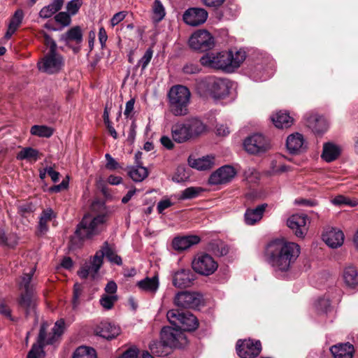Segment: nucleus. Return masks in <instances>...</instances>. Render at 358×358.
<instances>
[{
	"instance_id": "1",
	"label": "nucleus",
	"mask_w": 358,
	"mask_h": 358,
	"mask_svg": "<svg viewBox=\"0 0 358 358\" xmlns=\"http://www.w3.org/2000/svg\"><path fill=\"white\" fill-rule=\"evenodd\" d=\"M91 210L96 213L95 216L85 215L78 224L74 234L71 236L69 248L76 250L83 247L86 239H91L99 235L101 227L111 214L110 208L102 201H94L91 205Z\"/></svg>"
},
{
	"instance_id": "2",
	"label": "nucleus",
	"mask_w": 358,
	"mask_h": 358,
	"mask_svg": "<svg viewBox=\"0 0 358 358\" xmlns=\"http://www.w3.org/2000/svg\"><path fill=\"white\" fill-rule=\"evenodd\" d=\"M268 263L280 271H288L300 254L298 244L284 239L271 242L266 250Z\"/></svg>"
},
{
	"instance_id": "3",
	"label": "nucleus",
	"mask_w": 358,
	"mask_h": 358,
	"mask_svg": "<svg viewBox=\"0 0 358 358\" xmlns=\"http://www.w3.org/2000/svg\"><path fill=\"white\" fill-rule=\"evenodd\" d=\"M207 131V126L198 117H189L171 127L173 140L183 143L198 138Z\"/></svg>"
},
{
	"instance_id": "4",
	"label": "nucleus",
	"mask_w": 358,
	"mask_h": 358,
	"mask_svg": "<svg viewBox=\"0 0 358 358\" xmlns=\"http://www.w3.org/2000/svg\"><path fill=\"white\" fill-rule=\"evenodd\" d=\"M48 324H41L38 335L37 343H34L27 354V358H38L41 353H44L43 348L47 345H53L59 341L65 331V321L64 319L57 320L52 329V331L47 334Z\"/></svg>"
},
{
	"instance_id": "5",
	"label": "nucleus",
	"mask_w": 358,
	"mask_h": 358,
	"mask_svg": "<svg viewBox=\"0 0 358 358\" xmlns=\"http://www.w3.org/2000/svg\"><path fill=\"white\" fill-rule=\"evenodd\" d=\"M190 96V91L187 87L173 86L168 93L170 112L175 116L187 115Z\"/></svg>"
},
{
	"instance_id": "6",
	"label": "nucleus",
	"mask_w": 358,
	"mask_h": 358,
	"mask_svg": "<svg viewBox=\"0 0 358 358\" xmlns=\"http://www.w3.org/2000/svg\"><path fill=\"white\" fill-rule=\"evenodd\" d=\"M34 270L28 273H24L19 282L20 294L17 299L19 306L24 310L25 316L28 317L34 309V288L31 280Z\"/></svg>"
},
{
	"instance_id": "7",
	"label": "nucleus",
	"mask_w": 358,
	"mask_h": 358,
	"mask_svg": "<svg viewBox=\"0 0 358 358\" xmlns=\"http://www.w3.org/2000/svg\"><path fill=\"white\" fill-rule=\"evenodd\" d=\"M201 95L210 96L214 99H222L229 94V87L227 80L215 77H206L196 85Z\"/></svg>"
},
{
	"instance_id": "8",
	"label": "nucleus",
	"mask_w": 358,
	"mask_h": 358,
	"mask_svg": "<svg viewBox=\"0 0 358 358\" xmlns=\"http://www.w3.org/2000/svg\"><path fill=\"white\" fill-rule=\"evenodd\" d=\"M169 322L180 327L185 331H194L199 327V320L196 316L187 310L171 309L166 314Z\"/></svg>"
},
{
	"instance_id": "9",
	"label": "nucleus",
	"mask_w": 358,
	"mask_h": 358,
	"mask_svg": "<svg viewBox=\"0 0 358 358\" xmlns=\"http://www.w3.org/2000/svg\"><path fill=\"white\" fill-rule=\"evenodd\" d=\"M160 339L163 346L170 348H182L188 343L184 331L176 326L164 327L160 332Z\"/></svg>"
},
{
	"instance_id": "10",
	"label": "nucleus",
	"mask_w": 358,
	"mask_h": 358,
	"mask_svg": "<svg viewBox=\"0 0 358 358\" xmlns=\"http://www.w3.org/2000/svg\"><path fill=\"white\" fill-rule=\"evenodd\" d=\"M231 51L210 52L203 55L200 59L202 66L227 72L231 71Z\"/></svg>"
},
{
	"instance_id": "11",
	"label": "nucleus",
	"mask_w": 358,
	"mask_h": 358,
	"mask_svg": "<svg viewBox=\"0 0 358 358\" xmlns=\"http://www.w3.org/2000/svg\"><path fill=\"white\" fill-rule=\"evenodd\" d=\"M174 303L178 308L196 310L203 306L204 300L203 295L199 292L182 291L176 295Z\"/></svg>"
},
{
	"instance_id": "12",
	"label": "nucleus",
	"mask_w": 358,
	"mask_h": 358,
	"mask_svg": "<svg viewBox=\"0 0 358 358\" xmlns=\"http://www.w3.org/2000/svg\"><path fill=\"white\" fill-rule=\"evenodd\" d=\"M193 271L203 275H210L217 268L218 264L208 254L198 253L192 262Z\"/></svg>"
},
{
	"instance_id": "13",
	"label": "nucleus",
	"mask_w": 358,
	"mask_h": 358,
	"mask_svg": "<svg viewBox=\"0 0 358 358\" xmlns=\"http://www.w3.org/2000/svg\"><path fill=\"white\" fill-rule=\"evenodd\" d=\"M64 66L63 57L56 52H48L43 59L38 62V69L48 74L59 73Z\"/></svg>"
},
{
	"instance_id": "14",
	"label": "nucleus",
	"mask_w": 358,
	"mask_h": 358,
	"mask_svg": "<svg viewBox=\"0 0 358 358\" xmlns=\"http://www.w3.org/2000/svg\"><path fill=\"white\" fill-rule=\"evenodd\" d=\"M189 47L196 51L206 52L215 45V39L211 34L205 29L195 31L189 39Z\"/></svg>"
},
{
	"instance_id": "15",
	"label": "nucleus",
	"mask_w": 358,
	"mask_h": 358,
	"mask_svg": "<svg viewBox=\"0 0 358 358\" xmlns=\"http://www.w3.org/2000/svg\"><path fill=\"white\" fill-rule=\"evenodd\" d=\"M245 150L252 155H262L270 148L269 141L261 134H255L248 137L243 143Z\"/></svg>"
},
{
	"instance_id": "16",
	"label": "nucleus",
	"mask_w": 358,
	"mask_h": 358,
	"mask_svg": "<svg viewBox=\"0 0 358 358\" xmlns=\"http://www.w3.org/2000/svg\"><path fill=\"white\" fill-rule=\"evenodd\" d=\"M237 355L241 358H255L262 351V343L260 341L252 339H239L236 344Z\"/></svg>"
},
{
	"instance_id": "17",
	"label": "nucleus",
	"mask_w": 358,
	"mask_h": 358,
	"mask_svg": "<svg viewBox=\"0 0 358 358\" xmlns=\"http://www.w3.org/2000/svg\"><path fill=\"white\" fill-rule=\"evenodd\" d=\"M236 174L234 167L225 165L211 173L208 178V183L212 185L225 184L230 182Z\"/></svg>"
},
{
	"instance_id": "18",
	"label": "nucleus",
	"mask_w": 358,
	"mask_h": 358,
	"mask_svg": "<svg viewBox=\"0 0 358 358\" xmlns=\"http://www.w3.org/2000/svg\"><path fill=\"white\" fill-rule=\"evenodd\" d=\"M121 333L120 327L114 323L102 321L94 329V334L108 341L115 338Z\"/></svg>"
},
{
	"instance_id": "19",
	"label": "nucleus",
	"mask_w": 358,
	"mask_h": 358,
	"mask_svg": "<svg viewBox=\"0 0 358 358\" xmlns=\"http://www.w3.org/2000/svg\"><path fill=\"white\" fill-rule=\"evenodd\" d=\"M208 12L201 8H189L183 14L184 22L196 27L203 24L208 18Z\"/></svg>"
},
{
	"instance_id": "20",
	"label": "nucleus",
	"mask_w": 358,
	"mask_h": 358,
	"mask_svg": "<svg viewBox=\"0 0 358 358\" xmlns=\"http://www.w3.org/2000/svg\"><path fill=\"white\" fill-rule=\"evenodd\" d=\"M307 219L308 216L306 214L292 215L288 218L287 225L297 237L303 238L308 230Z\"/></svg>"
},
{
	"instance_id": "21",
	"label": "nucleus",
	"mask_w": 358,
	"mask_h": 358,
	"mask_svg": "<svg viewBox=\"0 0 358 358\" xmlns=\"http://www.w3.org/2000/svg\"><path fill=\"white\" fill-rule=\"evenodd\" d=\"M304 120L306 127L315 134H322L327 129L328 125L325 119L317 114L306 113Z\"/></svg>"
},
{
	"instance_id": "22",
	"label": "nucleus",
	"mask_w": 358,
	"mask_h": 358,
	"mask_svg": "<svg viewBox=\"0 0 358 358\" xmlns=\"http://www.w3.org/2000/svg\"><path fill=\"white\" fill-rule=\"evenodd\" d=\"M196 279V274L189 268H183L175 273L173 285L178 288L190 287Z\"/></svg>"
},
{
	"instance_id": "23",
	"label": "nucleus",
	"mask_w": 358,
	"mask_h": 358,
	"mask_svg": "<svg viewBox=\"0 0 358 358\" xmlns=\"http://www.w3.org/2000/svg\"><path fill=\"white\" fill-rule=\"evenodd\" d=\"M322 240L332 248H337L343 245L344 234L342 231L334 227H328L322 235Z\"/></svg>"
},
{
	"instance_id": "24",
	"label": "nucleus",
	"mask_w": 358,
	"mask_h": 358,
	"mask_svg": "<svg viewBox=\"0 0 358 358\" xmlns=\"http://www.w3.org/2000/svg\"><path fill=\"white\" fill-rule=\"evenodd\" d=\"M286 147L289 153L293 155L299 154L306 149L304 145V138L302 134L294 133L287 138Z\"/></svg>"
},
{
	"instance_id": "25",
	"label": "nucleus",
	"mask_w": 358,
	"mask_h": 358,
	"mask_svg": "<svg viewBox=\"0 0 358 358\" xmlns=\"http://www.w3.org/2000/svg\"><path fill=\"white\" fill-rule=\"evenodd\" d=\"M200 241L201 238L196 235L177 236L173 238L172 246L175 250L182 252L198 244Z\"/></svg>"
},
{
	"instance_id": "26",
	"label": "nucleus",
	"mask_w": 358,
	"mask_h": 358,
	"mask_svg": "<svg viewBox=\"0 0 358 358\" xmlns=\"http://www.w3.org/2000/svg\"><path fill=\"white\" fill-rule=\"evenodd\" d=\"M83 40V34L80 26H75L69 29L66 33L59 36V41L64 42L66 45L69 46L71 42L76 44H80Z\"/></svg>"
},
{
	"instance_id": "27",
	"label": "nucleus",
	"mask_w": 358,
	"mask_h": 358,
	"mask_svg": "<svg viewBox=\"0 0 358 358\" xmlns=\"http://www.w3.org/2000/svg\"><path fill=\"white\" fill-rule=\"evenodd\" d=\"M268 206L267 203H262L255 208H248L244 215L245 222L248 225H253L259 222Z\"/></svg>"
},
{
	"instance_id": "28",
	"label": "nucleus",
	"mask_w": 358,
	"mask_h": 358,
	"mask_svg": "<svg viewBox=\"0 0 358 358\" xmlns=\"http://www.w3.org/2000/svg\"><path fill=\"white\" fill-rule=\"evenodd\" d=\"M330 351L334 358H352L354 346L349 343H339L331 347Z\"/></svg>"
},
{
	"instance_id": "29",
	"label": "nucleus",
	"mask_w": 358,
	"mask_h": 358,
	"mask_svg": "<svg viewBox=\"0 0 358 358\" xmlns=\"http://www.w3.org/2000/svg\"><path fill=\"white\" fill-rule=\"evenodd\" d=\"M274 125L279 129L289 128L294 123V118L286 111H279L271 117Z\"/></svg>"
},
{
	"instance_id": "30",
	"label": "nucleus",
	"mask_w": 358,
	"mask_h": 358,
	"mask_svg": "<svg viewBox=\"0 0 358 358\" xmlns=\"http://www.w3.org/2000/svg\"><path fill=\"white\" fill-rule=\"evenodd\" d=\"M187 161L189 166L199 171L208 170L211 169L214 164V157L210 156L199 159H194L192 156H189Z\"/></svg>"
},
{
	"instance_id": "31",
	"label": "nucleus",
	"mask_w": 358,
	"mask_h": 358,
	"mask_svg": "<svg viewBox=\"0 0 358 358\" xmlns=\"http://www.w3.org/2000/svg\"><path fill=\"white\" fill-rule=\"evenodd\" d=\"M341 155V149L332 143H326L323 145L321 157L327 162L336 160Z\"/></svg>"
},
{
	"instance_id": "32",
	"label": "nucleus",
	"mask_w": 358,
	"mask_h": 358,
	"mask_svg": "<svg viewBox=\"0 0 358 358\" xmlns=\"http://www.w3.org/2000/svg\"><path fill=\"white\" fill-rule=\"evenodd\" d=\"M55 217L56 214L52 208H47L42 211L38 225V233L41 235L45 234L48 231V223Z\"/></svg>"
},
{
	"instance_id": "33",
	"label": "nucleus",
	"mask_w": 358,
	"mask_h": 358,
	"mask_svg": "<svg viewBox=\"0 0 358 358\" xmlns=\"http://www.w3.org/2000/svg\"><path fill=\"white\" fill-rule=\"evenodd\" d=\"M64 0H53V2L41 8L39 16L41 18L47 19L60 10L64 5Z\"/></svg>"
},
{
	"instance_id": "34",
	"label": "nucleus",
	"mask_w": 358,
	"mask_h": 358,
	"mask_svg": "<svg viewBox=\"0 0 358 358\" xmlns=\"http://www.w3.org/2000/svg\"><path fill=\"white\" fill-rule=\"evenodd\" d=\"M100 249L103 253V257H106L110 263L118 266L122 264L121 257L116 254L115 250L110 246L108 241H105Z\"/></svg>"
},
{
	"instance_id": "35",
	"label": "nucleus",
	"mask_w": 358,
	"mask_h": 358,
	"mask_svg": "<svg viewBox=\"0 0 358 358\" xmlns=\"http://www.w3.org/2000/svg\"><path fill=\"white\" fill-rule=\"evenodd\" d=\"M344 281L347 286L351 288L358 287V273L354 266L345 268L343 272Z\"/></svg>"
},
{
	"instance_id": "36",
	"label": "nucleus",
	"mask_w": 358,
	"mask_h": 358,
	"mask_svg": "<svg viewBox=\"0 0 358 358\" xmlns=\"http://www.w3.org/2000/svg\"><path fill=\"white\" fill-rule=\"evenodd\" d=\"M137 286L142 290L155 293L159 287V280L157 276L152 278H145L137 282Z\"/></svg>"
},
{
	"instance_id": "37",
	"label": "nucleus",
	"mask_w": 358,
	"mask_h": 358,
	"mask_svg": "<svg viewBox=\"0 0 358 358\" xmlns=\"http://www.w3.org/2000/svg\"><path fill=\"white\" fill-rule=\"evenodd\" d=\"M71 358H97V354L94 348L81 345L75 350Z\"/></svg>"
},
{
	"instance_id": "38",
	"label": "nucleus",
	"mask_w": 358,
	"mask_h": 358,
	"mask_svg": "<svg viewBox=\"0 0 358 358\" xmlns=\"http://www.w3.org/2000/svg\"><path fill=\"white\" fill-rule=\"evenodd\" d=\"M39 157V152L36 149L31 147H26L22 148L17 155V159L18 160H31L36 161Z\"/></svg>"
},
{
	"instance_id": "39",
	"label": "nucleus",
	"mask_w": 358,
	"mask_h": 358,
	"mask_svg": "<svg viewBox=\"0 0 358 358\" xmlns=\"http://www.w3.org/2000/svg\"><path fill=\"white\" fill-rule=\"evenodd\" d=\"M103 253L101 249L97 250L90 262L91 273L92 277L97 274L103 263Z\"/></svg>"
},
{
	"instance_id": "40",
	"label": "nucleus",
	"mask_w": 358,
	"mask_h": 358,
	"mask_svg": "<svg viewBox=\"0 0 358 358\" xmlns=\"http://www.w3.org/2000/svg\"><path fill=\"white\" fill-rule=\"evenodd\" d=\"M129 176L135 182H141L148 176V169L142 165H137L128 172Z\"/></svg>"
},
{
	"instance_id": "41",
	"label": "nucleus",
	"mask_w": 358,
	"mask_h": 358,
	"mask_svg": "<svg viewBox=\"0 0 358 358\" xmlns=\"http://www.w3.org/2000/svg\"><path fill=\"white\" fill-rule=\"evenodd\" d=\"M203 189L201 187H189L181 192L178 197L179 200L192 199L198 197Z\"/></svg>"
},
{
	"instance_id": "42",
	"label": "nucleus",
	"mask_w": 358,
	"mask_h": 358,
	"mask_svg": "<svg viewBox=\"0 0 358 358\" xmlns=\"http://www.w3.org/2000/svg\"><path fill=\"white\" fill-rule=\"evenodd\" d=\"M30 132L34 136L50 138L53 134V129L45 125H34Z\"/></svg>"
},
{
	"instance_id": "43",
	"label": "nucleus",
	"mask_w": 358,
	"mask_h": 358,
	"mask_svg": "<svg viewBox=\"0 0 358 358\" xmlns=\"http://www.w3.org/2000/svg\"><path fill=\"white\" fill-rule=\"evenodd\" d=\"M154 18L156 21H161L165 16L164 7L159 0H155L152 6Z\"/></svg>"
},
{
	"instance_id": "44",
	"label": "nucleus",
	"mask_w": 358,
	"mask_h": 358,
	"mask_svg": "<svg viewBox=\"0 0 358 358\" xmlns=\"http://www.w3.org/2000/svg\"><path fill=\"white\" fill-rule=\"evenodd\" d=\"M246 55L244 51L238 50L236 51L235 55H234L231 51V71L240 66L241 64L245 59Z\"/></svg>"
},
{
	"instance_id": "45",
	"label": "nucleus",
	"mask_w": 358,
	"mask_h": 358,
	"mask_svg": "<svg viewBox=\"0 0 358 358\" xmlns=\"http://www.w3.org/2000/svg\"><path fill=\"white\" fill-rule=\"evenodd\" d=\"M117 301V295H108L107 294H103L100 299V304L106 310L111 309L115 302Z\"/></svg>"
},
{
	"instance_id": "46",
	"label": "nucleus",
	"mask_w": 358,
	"mask_h": 358,
	"mask_svg": "<svg viewBox=\"0 0 358 358\" xmlns=\"http://www.w3.org/2000/svg\"><path fill=\"white\" fill-rule=\"evenodd\" d=\"M83 292V286L82 284L76 282L73 285L72 305L75 309L80 303L79 298Z\"/></svg>"
},
{
	"instance_id": "47",
	"label": "nucleus",
	"mask_w": 358,
	"mask_h": 358,
	"mask_svg": "<svg viewBox=\"0 0 358 358\" xmlns=\"http://www.w3.org/2000/svg\"><path fill=\"white\" fill-rule=\"evenodd\" d=\"M23 17H24L23 10L22 9H17L15 12L12 18L10 19L8 26L13 27L14 29V30H17L22 22Z\"/></svg>"
},
{
	"instance_id": "48",
	"label": "nucleus",
	"mask_w": 358,
	"mask_h": 358,
	"mask_svg": "<svg viewBox=\"0 0 358 358\" xmlns=\"http://www.w3.org/2000/svg\"><path fill=\"white\" fill-rule=\"evenodd\" d=\"M55 22L62 25V29L64 27L69 26L71 22V18L69 13L67 12H59L55 15Z\"/></svg>"
},
{
	"instance_id": "49",
	"label": "nucleus",
	"mask_w": 358,
	"mask_h": 358,
	"mask_svg": "<svg viewBox=\"0 0 358 358\" xmlns=\"http://www.w3.org/2000/svg\"><path fill=\"white\" fill-rule=\"evenodd\" d=\"M152 55L153 50H152V48H149L148 49H147L143 57L138 62L137 64L136 65V69L141 66V70H145L148 65L149 64V63L150 62V60L152 57Z\"/></svg>"
},
{
	"instance_id": "50",
	"label": "nucleus",
	"mask_w": 358,
	"mask_h": 358,
	"mask_svg": "<svg viewBox=\"0 0 358 358\" xmlns=\"http://www.w3.org/2000/svg\"><path fill=\"white\" fill-rule=\"evenodd\" d=\"M214 255L221 257L224 256L229 252V248L227 245L221 243H212L210 245Z\"/></svg>"
},
{
	"instance_id": "51",
	"label": "nucleus",
	"mask_w": 358,
	"mask_h": 358,
	"mask_svg": "<svg viewBox=\"0 0 358 358\" xmlns=\"http://www.w3.org/2000/svg\"><path fill=\"white\" fill-rule=\"evenodd\" d=\"M43 38L44 45L49 48V52H56L57 50V45L55 41L45 31H43Z\"/></svg>"
},
{
	"instance_id": "52",
	"label": "nucleus",
	"mask_w": 358,
	"mask_h": 358,
	"mask_svg": "<svg viewBox=\"0 0 358 358\" xmlns=\"http://www.w3.org/2000/svg\"><path fill=\"white\" fill-rule=\"evenodd\" d=\"M105 158L106 159V169L110 171H115L118 169H122L120 164L108 153L106 154Z\"/></svg>"
},
{
	"instance_id": "53",
	"label": "nucleus",
	"mask_w": 358,
	"mask_h": 358,
	"mask_svg": "<svg viewBox=\"0 0 358 358\" xmlns=\"http://www.w3.org/2000/svg\"><path fill=\"white\" fill-rule=\"evenodd\" d=\"M81 5H82L81 0L70 1L66 5V9L68 10V13H69L70 15H76L78 12Z\"/></svg>"
},
{
	"instance_id": "54",
	"label": "nucleus",
	"mask_w": 358,
	"mask_h": 358,
	"mask_svg": "<svg viewBox=\"0 0 358 358\" xmlns=\"http://www.w3.org/2000/svg\"><path fill=\"white\" fill-rule=\"evenodd\" d=\"M333 203L338 206L348 205L350 206H355L357 203L356 201H352L349 198L343 195L336 196L333 199Z\"/></svg>"
},
{
	"instance_id": "55",
	"label": "nucleus",
	"mask_w": 358,
	"mask_h": 358,
	"mask_svg": "<svg viewBox=\"0 0 358 358\" xmlns=\"http://www.w3.org/2000/svg\"><path fill=\"white\" fill-rule=\"evenodd\" d=\"M10 308L4 303H0V314L8 319L10 321L16 322L17 320L13 317Z\"/></svg>"
},
{
	"instance_id": "56",
	"label": "nucleus",
	"mask_w": 358,
	"mask_h": 358,
	"mask_svg": "<svg viewBox=\"0 0 358 358\" xmlns=\"http://www.w3.org/2000/svg\"><path fill=\"white\" fill-rule=\"evenodd\" d=\"M69 187L68 179H64L59 185H55L50 187L48 189L50 193H58L62 190L66 189Z\"/></svg>"
},
{
	"instance_id": "57",
	"label": "nucleus",
	"mask_w": 358,
	"mask_h": 358,
	"mask_svg": "<svg viewBox=\"0 0 358 358\" xmlns=\"http://www.w3.org/2000/svg\"><path fill=\"white\" fill-rule=\"evenodd\" d=\"M201 68L196 64H187L182 68V71L185 74H196L199 73Z\"/></svg>"
},
{
	"instance_id": "58",
	"label": "nucleus",
	"mask_w": 358,
	"mask_h": 358,
	"mask_svg": "<svg viewBox=\"0 0 358 358\" xmlns=\"http://www.w3.org/2000/svg\"><path fill=\"white\" fill-rule=\"evenodd\" d=\"M0 242L2 245L12 248H15L17 245L16 241L13 243L8 242V237L3 229H0Z\"/></svg>"
},
{
	"instance_id": "59",
	"label": "nucleus",
	"mask_w": 358,
	"mask_h": 358,
	"mask_svg": "<svg viewBox=\"0 0 358 358\" xmlns=\"http://www.w3.org/2000/svg\"><path fill=\"white\" fill-rule=\"evenodd\" d=\"M126 17V13L124 11H120L115 13L110 20L112 27H115L120 22H122Z\"/></svg>"
},
{
	"instance_id": "60",
	"label": "nucleus",
	"mask_w": 358,
	"mask_h": 358,
	"mask_svg": "<svg viewBox=\"0 0 358 358\" xmlns=\"http://www.w3.org/2000/svg\"><path fill=\"white\" fill-rule=\"evenodd\" d=\"M172 206H173V203L169 199L161 200L157 203V211L159 213H162L165 209H166Z\"/></svg>"
},
{
	"instance_id": "61",
	"label": "nucleus",
	"mask_w": 358,
	"mask_h": 358,
	"mask_svg": "<svg viewBox=\"0 0 358 358\" xmlns=\"http://www.w3.org/2000/svg\"><path fill=\"white\" fill-rule=\"evenodd\" d=\"M138 351L136 348H129L119 358H137Z\"/></svg>"
},
{
	"instance_id": "62",
	"label": "nucleus",
	"mask_w": 358,
	"mask_h": 358,
	"mask_svg": "<svg viewBox=\"0 0 358 358\" xmlns=\"http://www.w3.org/2000/svg\"><path fill=\"white\" fill-rule=\"evenodd\" d=\"M160 142L168 150H172L175 146L173 141L167 136H162L160 138Z\"/></svg>"
},
{
	"instance_id": "63",
	"label": "nucleus",
	"mask_w": 358,
	"mask_h": 358,
	"mask_svg": "<svg viewBox=\"0 0 358 358\" xmlns=\"http://www.w3.org/2000/svg\"><path fill=\"white\" fill-rule=\"evenodd\" d=\"M107 39H108V36H107L106 31L105 29L102 27L99 29V41L100 42L102 49L104 48V47L106 46V42Z\"/></svg>"
},
{
	"instance_id": "64",
	"label": "nucleus",
	"mask_w": 358,
	"mask_h": 358,
	"mask_svg": "<svg viewBox=\"0 0 358 358\" xmlns=\"http://www.w3.org/2000/svg\"><path fill=\"white\" fill-rule=\"evenodd\" d=\"M331 306V302L328 299L321 298L318 300L319 308L324 312H327Z\"/></svg>"
}]
</instances>
